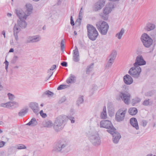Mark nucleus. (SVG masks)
I'll list each match as a JSON object with an SVG mask.
<instances>
[{"label": "nucleus", "mask_w": 156, "mask_h": 156, "mask_svg": "<svg viewBox=\"0 0 156 156\" xmlns=\"http://www.w3.org/2000/svg\"><path fill=\"white\" fill-rule=\"evenodd\" d=\"M96 27L100 33L103 35H105L108 31L109 26L105 22H99L96 23Z\"/></svg>", "instance_id": "3"}, {"label": "nucleus", "mask_w": 156, "mask_h": 156, "mask_svg": "<svg viewBox=\"0 0 156 156\" xmlns=\"http://www.w3.org/2000/svg\"><path fill=\"white\" fill-rule=\"evenodd\" d=\"M114 5L113 2H110L107 4L103 10V13L109 14L112 9L114 8Z\"/></svg>", "instance_id": "14"}, {"label": "nucleus", "mask_w": 156, "mask_h": 156, "mask_svg": "<svg viewBox=\"0 0 156 156\" xmlns=\"http://www.w3.org/2000/svg\"><path fill=\"white\" fill-rule=\"evenodd\" d=\"M73 60L75 62H78L80 60L79 56H73Z\"/></svg>", "instance_id": "46"}, {"label": "nucleus", "mask_w": 156, "mask_h": 156, "mask_svg": "<svg viewBox=\"0 0 156 156\" xmlns=\"http://www.w3.org/2000/svg\"><path fill=\"white\" fill-rule=\"evenodd\" d=\"M18 58V57L17 56L14 55L11 61V63L12 64H15Z\"/></svg>", "instance_id": "39"}, {"label": "nucleus", "mask_w": 156, "mask_h": 156, "mask_svg": "<svg viewBox=\"0 0 156 156\" xmlns=\"http://www.w3.org/2000/svg\"><path fill=\"white\" fill-rule=\"evenodd\" d=\"M141 72V69L139 66H134L129 70V73L133 77L135 78H138Z\"/></svg>", "instance_id": "6"}, {"label": "nucleus", "mask_w": 156, "mask_h": 156, "mask_svg": "<svg viewBox=\"0 0 156 156\" xmlns=\"http://www.w3.org/2000/svg\"><path fill=\"white\" fill-rule=\"evenodd\" d=\"M66 100V98L64 97H62L61 100L60 101H61V102H64Z\"/></svg>", "instance_id": "58"}, {"label": "nucleus", "mask_w": 156, "mask_h": 156, "mask_svg": "<svg viewBox=\"0 0 156 156\" xmlns=\"http://www.w3.org/2000/svg\"><path fill=\"white\" fill-rule=\"evenodd\" d=\"M146 62L144 60L141 55H138L136 57L135 62L133 64L134 66H139L144 65L146 64Z\"/></svg>", "instance_id": "12"}, {"label": "nucleus", "mask_w": 156, "mask_h": 156, "mask_svg": "<svg viewBox=\"0 0 156 156\" xmlns=\"http://www.w3.org/2000/svg\"><path fill=\"white\" fill-rule=\"evenodd\" d=\"M126 111V109L121 108L119 109L115 115V120L118 122L123 121L125 119Z\"/></svg>", "instance_id": "8"}, {"label": "nucleus", "mask_w": 156, "mask_h": 156, "mask_svg": "<svg viewBox=\"0 0 156 156\" xmlns=\"http://www.w3.org/2000/svg\"><path fill=\"white\" fill-rule=\"evenodd\" d=\"M37 121L36 119L34 118H32L31 120L27 124L29 126H34L37 125Z\"/></svg>", "instance_id": "23"}, {"label": "nucleus", "mask_w": 156, "mask_h": 156, "mask_svg": "<svg viewBox=\"0 0 156 156\" xmlns=\"http://www.w3.org/2000/svg\"><path fill=\"white\" fill-rule=\"evenodd\" d=\"M14 50L13 48H11L9 51V52H14Z\"/></svg>", "instance_id": "60"}, {"label": "nucleus", "mask_w": 156, "mask_h": 156, "mask_svg": "<svg viewBox=\"0 0 156 156\" xmlns=\"http://www.w3.org/2000/svg\"><path fill=\"white\" fill-rule=\"evenodd\" d=\"M13 43V41L12 39L10 40V44L11 45H12Z\"/></svg>", "instance_id": "62"}, {"label": "nucleus", "mask_w": 156, "mask_h": 156, "mask_svg": "<svg viewBox=\"0 0 156 156\" xmlns=\"http://www.w3.org/2000/svg\"><path fill=\"white\" fill-rule=\"evenodd\" d=\"M41 40V37L39 35L30 36L27 39V43H35Z\"/></svg>", "instance_id": "15"}, {"label": "nucleus", "mask_w": 156, "mask_h": 156, "mask_svg": "<svg viewBox=\"0 0 156 156\" xmlns=\"http://www.w3.org/2000/svg\"><path fill=\"white\" fill-rule=\"evenodd\" d=\"M75 81V76L71 74L69 78L66 80V82L68 84L69 83H74Z\"/></svg>", "instance_id": "25"}, {"label": "nucleus", "mask_w": 156, "mask_h": 156, "mask_svg": "<svg viewBox=\"0 0 156 156\" xmlns=\"http://www.w3.org/2000/svg\"><path fill=\"white\" fill-rule=\"evenodd\" d=\"M128 112L130 115H134L137 113V110L136 108H131L129 109Z\"/></svg>", "instance_id": "26"}, {"label": "nucleus", "mask_w": 156, "mask_h": 156, "mask_svg": "<svg viewBox=\"0 0 156 156\" xmlns=\"http://www.w3.org/2000/svg\"><path fill=\"white\" fill-rule=\"evenodd\" d=\"M66 146V144H64L62 142H58L54 147L53 151L56 152H60Z\"/></svg>", "instance_id": "13"}, {"label": "nucleus", "mask_w": 156, "mask_h": 156, "mask_svg": "<svg viewBox=\"0 0 156 156\" xmlns=\"http://www.w3.org/2000/svg\"><path fill=\"white\" fill-rule=\"evenodd\" d=\"M155 28L154 24L151 23H148L147 24L146 29L148 31H150L154 30Z\"/></svg>", "instance_id": "24"}, {"label": "nucleus", "mask_w": 156, "mask_h": 156, "mask_svg": "<svg viewBox=\"0 0 156 156\" xmlns=\"http://www.w3.org/2000/svg\"><path fill=\"white\" fill-rule=\"evenodd\" d=\"M5 142L3 141H1L0 142V147H3L5 144Z\"/></svg>", "instance_id": "53"}, {"label": "nucleus", "mask_w": 156, "mask_h": 156, "mask_svg": "<svg viewBox=\"0 0 156 156\" xmlns=\"http://www.w3.org/2000/svg\"><path fill=\"white\" fill-rule=\"evenodd\" d=\"M33 7L30 3H27L26 5V10L25 12L22 13H21L23 16L27 17L29 16L32 12Z\"/></svg>", "instance_id": "17"}, {"label": "nucleus", "mask_w": 156, "mask_h": 156, "mask_svg": "<svg viewBox=\"0 0 156 156\" xmlns=\"http://www.w3.org/2000/svg\"><path fill=\"white\" fill-rule=\"evenodd\" d=\"M4 63H5V69L7 71L9 65V62L7 60H6V59H5V62H4Z\"/></svg>", "instance_id": "51"}, {"label": "nucleus", "mask_w": 156, "mask_h": 156, "mask_svg": "<svg viewBox=\"0 0 156 156\" xmlns=\"http://www.w3.org/2000/svg\"><path fill=\"white\" fill-rule=\"evenodd\" d=\"M140 123L141 125L144 127L147 125V121L143 119L141 120Z\"/></svg>", "instance_id": "43"}, {"label": "nucleus", "mask_w": 156, "mask_h": 156, "mask_svg": "<svg viewBox=\"0 0 156 156\" xmlns=\"http://www.w3.org/2000/svg\"><path fill=\"white\" fill-rule=\"evenodd\" d=\"M152 104L149 99H146L142 103V105L145 106H147Z\"/></svg>", "instance_id": "32"}, {"label": "nucleus", "mask_w": 156, "mask_h": 156, "mask_svg": "<svg viewBox=\"0 0 156 156\" xmlns=\"http://www.w3.org/2000/svg\"><path fill=\"white\" fill-rule=\"evenodd\" d=\"M70 23L71 24V25L72 26H73L75 24H74V21H73V17H72V16H71V22H70Z\"/></svg>", "instance_id": "55"}, {"label": "nucleus", "mask_w": 156, "mask_h": 156, "mask_svg": "<svg viewBox=\"0 0 156 156\" xmlns=\"http://www.w3.org/2000/svg\"><path fill=\"white\" fill-rule=\"evenodd\" d=\"M90 140L92 144L96 146H99L101 143L100 138L98 134L91 136L90 137Z\"/></svg>", "instance_id": "10"}, {"label": "nucleus", "mask_w": 156, "mask_h": 156, "mask_svg": "<svg viewBox=\"0 0 156 156\" xmlns=\"http://www.w3.org/2000/svg\"><path fill=\"white\" fill-rule=\"evenodd\" d=\"M27 17L23 16L20 12V28L24 29L25 28L27 25V23L25 20Z\"/></svg>", "instance_id": "18"}, {"label": "nucleus", "mask_w": 156, "mask_h": 156, "mask_svg": "<svg viewBox=\"0 0 156 156\" xmlns=\"http://www.w3.org/2000/svg\"><path fill=\"white\" fill-rule=\"evenodd\" d=\"M28 150H24L22 149L20 150V153L21 156H28L26 155L27 153Z\"/></svg>", "instance_id": "38"}, {"label": "nucleus", "mask_w": 156, "mask_h": 156, "mask_svg": "<svg viewBox=\"0 0 156 156\" xmlns=\"http://www.w3.org/2000/svg\"><path fill=\"white\" fill-rule=\"evenodd\" d=\"M100 16L101 18L104 20H107L108 18V14L106 13L101 14Z\"/></svg>", "instance_id": "37"}, {"label": "nucleus", "mask_w": 156, "mask_h": 156, "mask_svg": "<svg viewBox=\"0 0 156 156\" xmlns=\"http://www.w3.org/2000/svg\"><path fill=\"white\" fill-rule=\"evenodd\" d=\"M87 36L89 38L94 41L96 40L98 35L96 28L92 25L88 24L87 26Z\"/></svg>", "instance_id": "2"}, {"label": "nucleus", "mask_w": 156, "mask_h": 156, "mask_svg": "<svg viewBox=\"0 0 156 156\" xmlns=\"http://www.w3.org/2000/svg\"><path fill=\"white\" fill-rule=\"evenodd\" d=\"M7 16L8 17H11L12 15L11 13H8L7 15Z\"/></svg>", "instance_id": "61"}, {"label": "nucleus", "mask_w": 156, "mask_h": 156, "mask_svg": "<svg viewBox=\"0 0 156 156\" xmlns=\"http://www.w3.org/2000/svg\"><path fill=\"white\" fill-rule=\"evenodd\" d=\"M100 127L107 129V131L109 133L112 132L115 129L111 122L108 120H103L100 122Z\"/></svg>", "instance_id": "5"}, {"label": "nucleus", "mask_w": 156, "mask_h": 156, "mask_svg": "<svg viewBox=\"0 0 156 156\" xmlns=\"http://www.w3.org/2000/svg\"><path fill=\"white\" fill-rule=\"evenodd\" d=\"M40 114L41 116L43 118H45L47 116L46 114L44 113L42 110L40 111Z\"/></svg>", "instance_id": "48"}, {"label": "nucleus", "mask_w": 156, "mask_h": 156, "mask_svg": "<svg viewBox=\"0 0 156 156\" xmlns=\"http://www.w3.org/2000/svg\"><path fill=\"white\" fill-rule=\"evenodd\" d=\"M68 87V85H61L59 86L57 88V89L58 90H61L66 89Z\"/></svg>", "instance_id": "40"}, {"label": "nucleus", "mask_w": 156, "mask_h": 156, "mask_svg": "<svg viewBox=\"0 0 156 156\" xmlns=\"http://www.w3.org/2000/svg\"><path fill=\"white\" fill-rule=\"evenodd\" d=\"M82 7L81 8L80 12V13H79L80 14L81 13H82Z\"/></svg>", "instance_id": "63"}, {"label": "nucleus", "mask_w": 156, "mask_h": 156, "mask_svg": "<svg viewBox=\"0 0 156 156\" xmlns=\"http://www.w3.org/2000/svg\"><path fill=\"white\" fill-rule=\"evenodd\" d=\"M64 48V41L63 40H62L61 43V49L62 51H63Z\"/></svg>", "instance_id": "47"}, {"label": "nucleus", "mask_w": 156, "mask_h": 156, "mask_svg": "<svg viewBox=\"0 0 156 156\" xmlns=\"http://www.w3.org/2000/svg\"><path fill=\"white\" fill-rule=\"evenodd\" d=\"M84 100L83 96H81L79 97L77 101V104L79 106L80 104L83 103V102Z\"/></svg>", "instance_id": "33"}, {"label": "nucleus", "mask_w": 156, "mask_h": 156, "mask_svg": "<svg viewBox=\"0 0 156 156\" xmlns=\"http://www.w3.org/2000/svg\"><path fill=\"white\" fill-rule=\"evenodd\" d=\"M81 20L82 19L80 18H79V19H77L76 21V24L77 22H78V25H80V23L81 22Z\"/></svg>", "instance_id": "54"}, {"label": "nucleus", "mask_w": 156, "mask_h": 156, "mask_svg": "<svg viewBox=\"0 0 156 156\" xmlns=\"http://www.w3.org/2000/svg\"><path fill=\"white\" fill-rule=\"evenodd\" d=\"M75 49L73 50V56L75 55V56H79V51H78V49L77 48L76 46H75Z\"/></svg>", "instance_id": "41"}, {"label": "nucleus", "mask_w": 156, "mask_h": 156, "mask_svg": "<svg viewBox=\"0 0 156 156\" xmlns=\"http://www.w3.org/2000/svg\"><path fill=\"white\" fill-rule=\"evenodd\" d=\"M0 105L2 107L6 108V103H2Z\"/></svg>", "instance_id": "57"}, {"label": "nucleus", "mask_w": 156, "mask_h": 156, "mask_svg": "<svg viewBox=\"0 0 156 156\" xmlns=\"http://www.w3.org/2000/svg\"><path fill=\"white\" fill-rule=\"evenodd\" d=\"M14 12L19 18L17 21V24L15 23L13 28V35L16 40L17 41L18 40L17 34L20 31V10L19 9H16Z\"/></svg>", "instance_id": "4"}, {"label": "nucleus", "mask_w": 156, "mask_h": 156, "mask_svg": "<svg viewBox=\"0 0 156 156\" xmlns=\"http://www.w3.org/2000/svg\"><path fill=\"white\" fill-rule=\"evenodd\" d=\"M109 133L113 136L112 140L114 143L115 144H117L121 137L120 134L116 131L115 129L112 132H109Z\"/></svg>", "instance_id": "11"}, {"label": "nucleus", "mask_w": 156, "mask_h": 156, "mask_svg": "<svg viewBox=\"0 0 156 156\" xmlns=\"http://www.w3.org/2000/svg\"><path fill=\"white\" fill-rule=\"evenodd\" d=\"M130 122L132 126L135 127L137 130L139 129V127L137 119L135 118H132L130 119Z\"/></svg>", "instance_id": "21"}, {"label": "nucleus", "mask_w": 156, "mask_h": 156, "mask_svg": "<svg viewBox=\"0 0 156 156\" xmlns=\"http://www.w3.org/2000/svg\"><path fill=\"white\" fill-rule=\"evenodd\" d=\"M105 3L104 0H100L94 4V8L95 11L100 10L104 6Z\"/></svg>", "instance_id": "16"}, {"label": "nucleus", "mask_w": 156, "mask_h": 156, "mask_svg": "<svg viewBox=\"0 0 156 156\" xmlns=\"http://www.w3.org/2000/svg\"><path fill=\"white\" fill-rule=\"evenodd\" d=\"M68 119V117L65 115H62L57 117L54 123L53 128L55 130L58 131L61 130L63 124Z\"/></svg>", "instance_id": "1"}, {"label": "nucleus", "mask_w": 156, "mask_h": 156, "mask_svg": "<svg viewBox=\"0 0 156 156\" xmlns=\"http://www.w3.org/2000/svg\"><path fill=\"white\" fill-rule=\"evenodd\" d=\"M117 54V52L116 51L113 50L112 51L110 55L108 58L109 59L112 60L114 61V60L115 59Z\"/></svg>", "instance_id": "27"}, {"label": "nucleus", "mask_w": 156, "mask_h": 156, "mask_svg": "<svg viewBox=\"0 0 156 156\" xmlns=\"http://www.w3.org/2000/svg\"><path fill=\"white\" fill-rule=\"evenodd\" d=\"M141 39L144 46L146 48L150 47L152 44L153 40L146 34L142 35Z\"/></svg>", "instance_id": "7"}, {"label": "nucleus", "mask_w": 156, "mask_h": 156, "mask_svg": "<svg viewBox=\"0 0 156 156\" xmlns=\"http://www.w3.org/2000/svg\"><path fill=\"white\" fill-rule=\"evenodd\" d=\"M119 99H121L126 104H128L130 100L131 95L128 92H120L119 95Z\"/></svg>", "instance_id": "9"}, {"label": "nucleus", "mask_w": 156, "mask_h": 156, "mask_svg": "<svg viewBox=\"0 0 156 156\" xmlns=\"http://www.w3.org/2000/svg\"><path fill=\"white\" fill-rule=\"evenodd\" d=\"M7 95L9 100H13L15 98L14 95L10 93H8Z\"/></svg>", "instance_id": "44"}, {"label": "nucleus", "mask_w": 156, "mask_h": 156, "mask_svg": "<svg viewBox=\"0 0 156 156\" xmlns=\"http://www.w3.org/2000/svg\"><path fill=\"white\" fill-rule=\"evenodd\" d=\"M30 107L34 113L36 114L38 113L39 108L37 103L34 102L30 103Z\"/></svg>", "instance_id": "19"}, {"label": "nucleus", "mask_w": 156, "mask_h": 156, "mask_svg": "<svg viewBox=\"0 0 156 156\" xmlns=\"http://www.w3.org/2000/svg\"><path fill=\"white\" fill-rule=\"evenodd\" d=\"M43 125L44 127L50 128L54 126V124L51 121H48L45 122L43 124Z\"/></svg>", "instance_id": "29"}, {"label": "nucleus", "mask_w": 156, "mask_h": 156, "mask_svg": "<svg viewBox=\"0 0 156 156\" xmlns=\"http://www.w3.org/2000/svg\"><path fill=\"white\" fill-rule=\"evenodd\" d=\"M124 29L123 28H122L120 32L116 34L115 37H117L118 39H120L122 38V36L124 34Z\"/></svg>", "instance_id": "28"}, {"label": "nucleus", "mask_w": 156, "mask_h": 156, "mask_svg": "<svg viewBox=\"0 0 156 156\" xmlns=\"http://www.w3.org/2000/svg\"><path fill=\"white\" fill-rule=\"evenodd\" d=\"M56 68V65H53L51 67V68L50 69V70L51 71L50 73L51 75H50L48 79H49L51 76L52 75L53 73V72H51V71L52 70H53L55 68Z\"/></svg>", "instance_id": "45"}, {"label": "nucleus", "mask_w": 156, "mask_h": 156, "mask_svg": "<svg viewBox=\"0 0 156 156\" xmlns=\"http://www.w3.org/2000/svg\"><path fill=\"white\" fill-rule=\"evenodd\" d=\"M2 34L3 35L4 38H5V31L4 30L2 31Z\"/></svg>", "instance_id": "59"}, {"label": "nucleus", "mask_w": 156, "mask_h": 156, "mask_svg": "<svg viewBox=\"0 0 156 156\" xmlns=\"http://www.w3.org/2000/svg\"><path fill=\"white\" fill-rule=\"evenodd\" d=\"M141 101V99L139 98H136L133 99L132 103L134 105L135 104L140 102Z\"/></svg>", "instance_id": "34"}, {"label": "nucleus", "mask_w": 156, "mask_h": 156, "mask_svg": "<svg viewBox=\"0 0 156 156\" xmlns=\"http://www.w3.org/2000/svg\"><path fill=\"white\" fill-rule=\"evenodd\" d=\"M28 150L26 146L23 144H20V150Z\"/></svg>", "instance_id": "50"}, {"label": "nucleus", "mask_w": 156, "mask_h": 156, "mask_svg": "<svg viewBox=\"0 0 156 156\" xmlns=\"http://www.w3.org/2000/svg\"><path fill=\"white\" fill-rule=\"evenodd\" d=\"M16 102H9L6 103V108H10L12 107L13 105V104H16Z\"/></svg>", "instance_id": "36"}, {"label": "nucleus", "mask_w": 156, "mask_h": 156, "mask_svg": "<svg viewBox=\"0 0 156 156\" xmlns=\"http://www.w3.org/2000/svg\"><path fill=\"white\" fill-rule=\"evenodd\" d=\"M147 156H152V154H148L147 155ZM153 156H156L155 155H154Z\"/></svg>", "instance_id": "64"}, {"label": "nucleus", "mask_w": 156, "mask_h": 156, "mask_svg": "<svg viewBox=\"0 0 156 156\" xmlns=\"http://www.w3.org/2000/svg\"><path fill=\"white\" fill-rule=\"evenodd\" d=\"M123 80L124 83L127 85L130 84L133 82V80L131 77L128 74L124 76Z\"/></svg>", "instance_id": "20"}, {"label": "nucleus", "mask_w": 156, "mask_h": 156, "mask_svg": "<svg viewBox=\"0 0 156 156\" xmlns=\"http://www.w3.org/2000/svg\"><path fill=\"white\" fill-rule=\"evenodd\" d=\"M114 62V61L112 60L109 59L108 62L106 65V67L108 68L111 67Z\"/></svg>", "instance_id": "42"}, {"label": "nucleus", "mask_w": 156, "mask_h": 156, "mask_svg": "<svg viewBox=\"0 0 156 156\" xmlns=\"http://www.w3.org/2000/svg\"><path fill=\"white\" fill-rule=\"evenodd\" d=\"M152 38L154 42H156V32L155 34L153 35Z\"/></svg>", "instance_id": "56"}, {"label": "nucleus", "mask_w": 156, "mask_h": 156, "mask_svg": "<svg viewBox=\"0 0 156 156\" xmlns=\"http://www.w3.org/2000/svg\"><path fill=\"white\" fill-rule=\"evenodd\" d=\"M94 66V63H91L90 65L88 66L86 68V72L87 74H89L90 72H91L93 69Z\"/></svg>", "instance_id": "30"}, {"label": "nucleus", "mask_w": 156, "mask_h": 156, "mask_svg": "<svg viewBox=\"0 0 156 156\" xmlns=\"http://www.w3.org/2000/svg\"><path fill=\"white\" fill-rule=\"evenodd\" d=\"M61 65L64 67H66L67 66V63L66 62H62L61 64Z\"/></svg>", "instance_id": "52"}, {"label": "nucleus", "mask_w": 156, "mask_h": 156, "mask_svg": "<svg viewBox=\"0 0 156 156\" xmlns=\"http://www.w3.org/2000/svg\"><path fill=\"white\" fill-rule=\"evenodd\" d=\"M68 118L71 121L72 123H73L75 122V118L74 117L70 116L69 118L68 117Z\"/></svg>", "instance_id": "49"}, {"label": "nucleus", "mask_w": 156, "mask_h": 156, "mask_svg": "<svg viewBox=\"0 0 156 156\" xmlns=\"http://www.w3.org/2000/svg\"><path fill=\"white\" fill-rule=\"evenodd\" d=\"M28 109L27 108H24L20 111V116H24L28 112Z\"/></svg>", "instance_id": "31"}, {"label": "nucleus", "mask_w": 156, "mask_h": 156, "mask_svg": "<svg viewBox=\"0 0 156 156\" xmlns=\"http://www.w3.org/2000/svg\"><path fill=\"white\" fill-rule=\"evenodd\" d=\"M100 117L102 119H105L107 118V114L105 106H104L103 108V111L100 114Z\"/></svg>", "instance_id": "22"}, {"label": "nucleus", "mask_w": 156, "mask_h": 156, "mask_svg": "<svg viewBox=\"0 0 156 156\" xmlns=\"http://www.w3.org/2000/svg\"><path fill=\"white\" fill-rule=\"evenodd\" d=\"M54 94L53 92L50 91L49 90H47L44 92V93L42 94V96L44 97L45 95L49 96H52Z\"/></svg>", "instance_id": "35"}]
</instances>
